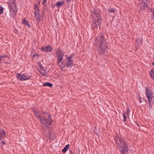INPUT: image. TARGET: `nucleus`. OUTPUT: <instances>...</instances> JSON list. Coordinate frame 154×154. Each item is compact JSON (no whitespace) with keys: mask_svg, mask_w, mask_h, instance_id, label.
<instances>
[{"mask_svg":"<svg viewBox=\"0 0 154 154\" xmlns=\"http://www.w3.org/2000/svg\"><path fill=\"white\" fill-rule=\"evenodd\" d=\"M16 76L17 79L22 81L29 79L30 78L29 76L25 75L24 74L21 75L20 73L17 74Z\"/></svg>","mask_w":154,"mask_h":154,"instance_id":"obj_11","label":"nucleus"},{"mask_svg":"<svg viewBox=\"0 0 154 154\" xmlns=\"http://www.w3.org/2000/svg\"><path fill=\"white\" fill-rule=\"evenodd\" d=\"M41 0H38V3H40Z\"/></svg>","mask_w":154,"mask_h":154,"instance_id":"obj_31","label":"nucleus"},{"mask_svg":"<svg viewBox=\"0 0 154 154\" xmlns=\"http://www.w3.org/2000/svg\"><path fill=\"white\" fill-rule=\"evenodd\" d=\"M43 133L44 134V135H48V136L49 137V138L51 139H53L55 138V136H54V134L51 132L48 131V133H47V132L45 131V130H43Z\"/></svg>","mask_w":154,"mask_h":154,"instance_id":"obj_12","label":"nucleus"},{"mask_svg":"<svg viewBox=\"0 0 154 154\" xmlns=\"http://www.w3.org/2000/svg\"><path fill=\"white\" fill-rule=\"evenodd\" d=\"M147 0H139L138 7L141 10H145L148 7Z\"/></svg>","mask_w":154,"mask_h":154,"instance_id":"obj_6","label":"nucleus"},{"mask_svg":"<svg viewBox=\"0 0 154 154\" xmlns=\"http://www.w3.org/2000/svg\"><path fill=\"white\" fill-rule=\"evenodd\" d=\"M56 53L57 56V60L58 64L59 63L61 62L62 60L63 54L62 53L61 50L60 49H58Z\"/></svg>","mask_w":154,"mask_h":154,"instance_id":"obj_9","label":"nucleus"},{"mask_svg":"<svg viewBox=\"0 0 154 154\" xmlns=\"http://www.w3.org/2000/svg\"><path fill=\"white\" fill-rule=\"evenodd\" d=\"M151 12L152 13L151 18L152 19L154 18V7L152 9Z\"/></svg>","mask_w":154,"mask_h":154,"instance_id":"obj_25","label":"nucleus"},{"mask_svg":"<svg viewBox=\"0 0 154 154\" xmlns=\"http://www.w3.org/2000/svg\"><path fill=\"white\" fill-rule=\"evenodd\" d=\"M91 14L93 17L91 26L92 28L94 29L96 28H98V27H100L101 24L102 19L99 11L97 10L94 9L91 11Z\"/></svg>","mask_w":154,"mask_h":154,"instance_id":"obj_4","label":"nucleus"},{"mask_svg":"<svg viewBox=\"0 0 154 154\" xmlns=\"http://www.w3.org/2000/svg\"><path fill=\"white\" fill-rule=\"evenodd\" d=\"M72 57L71 56L68 57L66 61H64L62 63V68H64L66 67L67 68H69L73 66V60L72 59Z\"/></svg>","mask_w":154,"mask_h":154,"instance_id":"obj_5","label":"nucleus"},{"mask_svg":"<svg viewBox=\"0 0 154 154\" xmlns=\"http://www.w3.org/2000/svg\"><path fill=\"white\" fill-rule=\"evenodd\" d=\"M9 9L10 11V14L11 16H14L17 14V9L16 6L14 4H11L9 5Z\"/></svg>","mask_w":154,"mask_h":154,"instance_id":"obj_8","label":"nucleus"},{"mask_svg":"<svg viewBox=\"0 0 154 154\" xmlns=\"http://www.w3.org/2000/svg\"><path fill=\"white\" fill-rule=\"evenodd\" d=\"M6 133L3 129H0V144L2 145L5 144V143L4 141L1 140L6 137Z\"/></svg>","mask_w":154,"mask_h":154,"instance_id":"obj_10","label":"nucleus"},{"mask_svg":"<svg viewBox=\"0 0 154 154\" xmlns=\"http://www.w3.org/2000/svg\"><path fill=\"white\" fill-rule=\"evenodd\" d=\"M139 101H140V103H141V102H142V101L140 99V100Z\"/></svg>","mask_w":154,"mask_h":154,"instance_id":"obj_32","label":"nucleus"},{"mask_svg":"<svg viewBox=\"0 0 154 154\" xmlns=\"http://www.w3.org/2000/svg\"><path fill=\"white\" fill-rule=\"evenodd\" d=\"M42 50L44 51L50 52L51 51L52 48L50 46H48L45 47H42Z\"/></svg>","mask_w":154,"mask_h":154,"instance_id":"obj_14","label":"nucleus"},{"mask_svg":"<svg viewBox=\"0 0 154 154\" xmlns=\"http://www.w3.org/2000/svg\"><path fill=\"white\" fill-rule=\"evenodd\" d=\"M35 13H39V9L38 6L36 5H35Z\"/></svg>","mask_w":154,"mask_h":154,"instance_id":"obj_24","label":"nucleus"},{"mask_svg":"<svg viewBox=\"0 0 154 154\" xmlns=\"http://www.w3.org/2000/svg\"><path fill=\"white\" fill-rule=\"evenodd\" d=\"M127 111L129 113H130V110H129V109L128 107H128L127 108Z\"/></svg>","mask_w":154,"mask_h":154,"instance_id":"obj_29","label":"nucleus"},{"mask_svg":"<svg viewBox=\"0 0 154 154\" xmlns=\"http://www.w3.org/2000/svg\"><path fill=\"white\" fill-rule=\"evenodd\" d=\"M114 139L121 154H128L129 150L127 143L121 136H116Z\"/></svg>","mask_w":154,"mask_h":154,"instance_id":"obj_3","label":"nucleus"},{"mask_svg":"<svg viewBox=\"0 0 154 154\" xmlns=\"http://www.w3.org/2000/svg\"><path fill=\"white\" fill-rule=\"evenodd\" d=\"M53 85V84L50 83L46 82L43 84V86H48L51 87Z\"/></svg>","mask_w":154,"mask_h":154,"instance_id":"obj_18","label":"nucleus"},{"mask_svg":"<svg viewBox=\"0 0 154 154\" xmlns=\"http://www.w3.org/2000/svg\"><path fill=\"white\" fill-rule=\"evenodd\" d=\"M150 74L151 77L154 80V69L151 70Z\"/></svg>","mask_w":154,"mask_h":154,"instance_id":"obj_21","label":"nucleus"},{"mask_svg":"<svg viewBox=\"0 0 154 154\" xmlns=\"http://www.w3.org/2000/svg\"><path fill=\"white\" fill-rule=\"evenodd\" d=\"M63 1L59 2L56 4V6L58 7L60 6L63 5Z\"/></svg>","mask_w":154,"mask_h":154,"instance_id":"obj_22","label":"nucleus"},{"mask_svg":"<svg viewBox=\"0 0 154 154\" xmlns=\"http://www.w3.org/2000/svg\"><path fill=\"white\" fill-rule=\"evenodd\" d=\"M107 10L109 13H115L116 11V9L110 7L109 8H108Z\"/></svg>","mask_w":154,"mask_h":154,"instance_id":"obj_17","label":"nucleus"},{"mask_svg":"<svg viewBox=\"0 0 154 154\" xmlns=\"http://www.w3.org/2000/svg\"><path fill=\"white\" fill-rule=\"evenodd\" d=\"M65 0L66 1L68 2H70V0Z\"/></svg>","mask_w":154,"mask_h":154,"instance_id":"obj_30","label":"nucleus"},{"mask_svg":"<svg viewBox=\"0 0 154 154\" xmlns=\"http://www.w3.org/2000/svg\"><path fill=\"white\" fill-rule=\"evenodd\" d=\"M3 12V8L0 6V14H2Z\"/></svg>","mask_w":154,"mask_h":154,"instance_id":"obj_26","label":"nucleus"},{"mask_svg":"<svg viewBox=\"0 0 154 154\" xmlns=\"http://www.w3.org/2000/svg\"><path fill=\"white\" fill-rule=\"evenodd\" d=\"M107 38L106 33H101L97 36L95 39L94 45L100 54L104 53L107 48L106 45Z\"/></svg>","mask_w":154,"mask_h":154,"instance_id":"obj_1","label":"nucleus"},{"mask_svg":"<svg viewBox=\"0 0 154 154\" xmlns=\"http://www.w3.org/2000/svg\"><path fill=\"white\" fill-rule=\"evenodd\" d=\"M39 56V54H34L32 57L33 59H35L36 56H37L38 57V56Z\"/></svg>","mask_w":154,"mask_h":154,"instance_id":"obj_27","label":"nucleus"},{"mask_svg":"<svg viewBox=\"0 0 154 154\" xmlns=\"http://www.w3.org/2000/svg\"><path fill=\"white\" fill-rule=\"evenodd\" d=\"M22 23L24 25L28 26L29 27H30V24L29 23L28 21L26 20L25 19L23 20Z\"/></svg>","mask_w":154,"mask_h":154,"instance_id":"obj_19","label":"nucleus"},{"mask_svg":"<svg viewBox=\"0 0 154 154\" xmlns=\"http://www.w3.org/2000/svg\"><path fill=\"white\" fill-rule=\"evenodd\" d=\"M34 115L36 117L40 120L42 125L44 126L45 127L47 128L52 122V119L50 115L48 113L46 114L45 117L41 115V112L37 110H33Z\"/></svg>","mask_w":154,"mask_h":154,"instance_id":"obj_2","label":"nucleus"},{"mask_svg":"<svg viewBox=\"0 0 154 154\" xmlns=\"http://www.w3.org/2000/svg\"><path fill=\"white\" fill-rule=\"evenodd\" d=\"M69 146V145L67 144L66 145L65 147L62 150V152H65L68 149Z\"/></svg>","mask_w":154,"mask_h":154,"instance_id":"obj_20","label":"nucleus"},{"mask_svg":"<svg viewBox=\"0 0 154 154\" xmlns=\"http://www.w3.org/2000/svg\"><path fill=\"white\" fill-rule=\"evenodd\" d=\"M35 16L34 19L37 22H39L40 21V16L39 13H35Z\"/></svg>","mask_w":154,"mask_h":154,"instance_id":"obj_15","label":"nucleus"},{"mask_svg":"<svg viewBox=\"0 0 154 154\" xmlns=\"http://www.w3.org/2000/svg\"><path fill=\"white\" fill-rule=\"evenodd\" d=\"M39 66H40V70L44 69V67L43 66H42V65H40Z\"/></svg>","mask_w":154,"mask_h":154,"instance_id":"obj_28","label":"nucleus"},{"mask_svg":"<svg viewBox=\"0 0 154 154\" xmlns=\"http://www.w3.org/2000/svg\"><path fill=\"white\" fill-rule=\"evenodd\" d=\"M39 72L43 75H46L45 71L44 69L39 70Z\"/></svg>","mask_w":154,"mask_h":154,"instance_id":"obj_23","label":"nucleus"},{"mask_svg":"<svg viewBox=\"0 0 154 154\" xmlns=\"http://www.w3.org/2000/svg\"><path fill=\"white\" fill-rule=\"evenodd\" d=\"M146 94L148 99V101L150 106V102L152 100V98L153 97V94L151 90H149L146 88Z\"/></svg>","mask_w":154,"mask_h":154,"instance_id":"obj_7","label":"nucleus"},{"mask_svg":"<svg viewBox=\"0 0 154 154\" xmlns=\"http://www.w3.org/2000/svg\"><path fill=\"white\" fill-rule=\"evenodd\" d=\"M129 113L128 112H125L123 113V116L124 118V122H125L126 121L127 117L129 115Z\"/></svg>","mask_w":154,"mask_h":154,"instance_id":"obj_16","label":"nucleus"},{"mask_svg":"<svg viewBox=\"0 0 154 154\" xmlns=\"http://www.w3.org/2000/svg\"><path fill=\"white\" fill-rule=\"evenodd\" d=\"M43 1L44 2H45L46 1V0H43Z\"/></svg>","mask_w":154,"mask_h":154,"instance_id":"obj_33","label":"nucleus"},{"mask_svg":"<svg viewBox=\"0 0 154 154\" xmlns=\"http://www.w3.org/2000/svg\"><path fill=\"white\" fill-rule=\"evenodd\" d=\"M142 39L141 38H139L137 40L136 43L137 44V45H136L135 47L136 49H137L139 47V46L141 45V42L142 41Z\"/></svg>","mask_w":154,"mask_h":154,"instance_id":"obj_13","label":"nucleus"}]
</instances>
